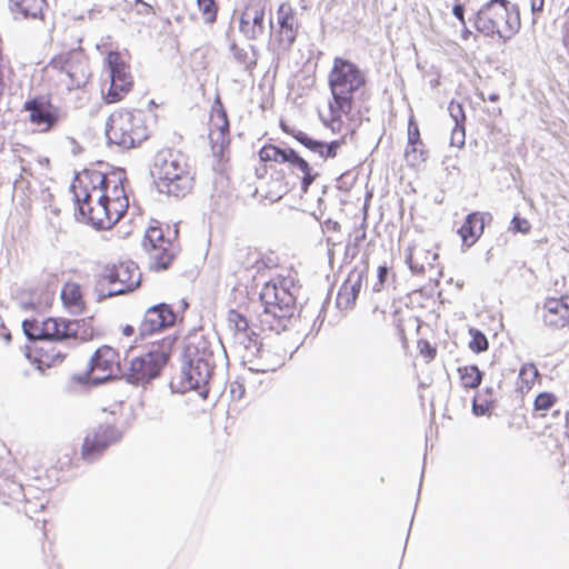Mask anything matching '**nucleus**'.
<instances>
[{"label": "nucleus", "mask_w": 569, "mask_h": 569, "mask_svg": "<svg viewBox=\"0 0 569 569\" xmlns=\"http://www.w3.org/2000/svg\"><path fill=\"white\" fill-rule=\"evenodd\" d=\"M368 267L358 268L355 267L348 274L347 279L345 280V284L348 286V290H350L351 293H355V298L357 299L361 287L362 281L367 274Z\"/></svg>", "instance_id": "obj_29"}, {"label": "nucleus", "mask_w": 569, "mask_h": 569, "mask_svg": "<svg viewBox=\"0 0 569 569\" xmlns=\"http://www.w3.org/2000/svg\"><path fill=\"white\" fill-rule=\"evenodd\" d=\"M81 323H84V320L48 318L42 321L43 340L62 341L68 338L77 339Z\"/></svg>", "instance_id": "obj_22"}, {"label": "nucleus", "mask_w": 569, "mask_h": 569, "mask_svg": "<svg viewBox=\"0 0 569 569\" xmlns=\"http://www.w3.org/2000/svg\"><path fill=\"white\" fill-rule=\"evenodd\" d=\"M466 140L465 124H455L451 131L450 144L462 148Z\"/></svg>", "instance_id": "obj_46"}, {"label": "nucleus", "mask_w": 569, "mask_h": 569, "mask_svg": "<svg viewBox=\"0 0 569 569\" xmlns=\"http://www.w3.org/2000/svg\"><path fill=\"white\" fill-rule=\"evenodd\" d=\"M530 229L531 224L526 218H522L519 214L513 216L511 220V230L513 232L528 233Z\"/></svg>", "instance_id": "obj_48"}, {"label": "nucleus", "mask_w": 569, "mask_h": 569, "mask_svg": "<svg viewBox=\"0 0 569 569\" xmlns=\"http://www.w3.org/2000/svg\"><path fill=\"white\" fill-rule=\"evenodd\" d=\"M23 110L29 112L32 124L40 127L42 132L56 128L63 114L61 109L52 104L47 96H36L23 103Z\"/></svg>", "instance_id": "obj_12"}, {"label": "nucleus", "mask_w": 569, "mask_h": 569, "mask_svg": "<svg viewBox=\"0 0 569 569\" xmlns=\"http://www.w3.org/2000/svg\"><path fill=\"white\" fill-rule=\"evenodd\" d=\"M448 111L455 124H465L466 114L463 107L460 102L451 100L448 106Z\"/></svg>", "instance_id": "obj_43"}, {"label": "nucleus", "mask_w": 569, "mask_h": 569, "mask_svg": "<svg viewBox=\"0 0 569 569\" xmlns=\"http://www.w3.org/2000/svg\"><path fill=\"white\" fill-rule=\"evenodd\" d=\"M382 287H383V284H379V280H378V281L373 284L372 290H373L375 292H379V291H381Z\"/></svg>", "instance_id": "obj_63"}, {"label": "nucleus", "mask_w": 569, "mask_h": 569, "mask_svg": "<svg viewBox=\"0 0 569 569\" xmlns=\"http://www.w3.org/2000/svg\"><path fill=\"white\" fill-rule=\"evenodd\" d=\"M469 333L471 336V340L469 341V348L475 353L483 352L489 348L488 339L482 331L476 328H470Z\"/></svg>", "instance_id": "obj_34"}, {"label": "nucleus", "mask_w": 569, "mask_h": 569, "mask_svg": "<svg viewBox=\"0 0 569 569\" xmlns=\"http://www.w3.org/2000/svg\"><path fill=\"white\" fill-rule=\"evenodd\" d=\"M233 338L237 343L243 346L246 349V355L254 353L256 347L261 343L258 341V335L251 328L233 335Z\"/></svg>", "instance_id": "obj_30"}, {"label": "nucleus", "mask_w": 569, "mask_h": 569, "mask_svg": "<svg viewBox=\"0 0 569 569\" xmlns=\"http://www.w3.org/2000/svg\"><path fill=\"white\" fill-rule=\"evenodd\" d=\"M341 117L342 116H339L338 118H333V114L330 112V122L323 121V123L326 127L330 128L332 132H336L340 128Z\"/></svg>", "instance_id": "obj_51"}, {"label": "nucleus", "mask_w": 569, "mask_h": 569, "mask_svg": "<svg viewBox=\"0 0 569 569\" xmlns=\"http://www.w3.org/2000/svg\"><path fill=\"white\" fill-rule=\"evenodd\" d=\"M150 173L159 192L182 198L192 189L193 178L190 174L183 154L171 150L158 151L153 159Z\"/></svg>", "instance_id": "obj_4"}, {"label": "nucleus", "mask_w": 569, "mask_h": 569, "mask_svg": "<svg viewBox=\"0 0 569 569\" xmlns=\"http://www.w3.org/2000/svg\"><path fill=\"white\" fill-rule=\"evenodd\" d=\"M302 166H297L296 168L303 173L301 179V190L306 193L319 174L312 172V168L306 159L302 160Z\"/></svg>", "instance_id": "obj_41"}, {"label": "nucleus", "mask_w": 569, "mask_h": 569, "mask_svg": "<svg viewBox=\"0 0 569 569\" xmlns=\"http://www.w3.org/2000/svg\"><path fill=\"white\" fill-rule=\"evenodd\" d=\"M529 4L532 14V23H536L543 11L545 0H529Z\"/></svg>", "instance_id": "obj_49"}, {"label": "nucleus", "mask_w": 569, "mask_h": 569, "mask_svg": "<svg viewBox=\"0 0 569 569\" xmlns=\"http://www.w3.org/2000/svg\"><path fill=\"white\" fill-rule=\"evenodd\" d=\"M458 373L461 385L466 389L478 388L483 379V372L476 365L459 367Z\"/></svg>", "instance_id": "obj_26"}, {"label": "nucleus", "mask_w": 569, "mask_h": 569, "mask_svg": "<svg viewBox=\"0 0 569 569\" xmlns=\"http://www.w3.org/2000/svg\"><path fill=\"white\" fill-rule=\"evenodd\" d=\"M199 10L204 17L206 23H213L217 20L218 6L216 0H197Z\"/></svg>", "instance_id": "obj_36"}, {"label": "nucleus", "mask_w": 569, "mask_h": 569, "mask_svg": "<svg viewBox=\"0 0 569 569\" xmlns=\"http://www.w3.org/2000/svg\"><path fill=\"white\" fill-rule=\"evenodd\" d=\"M556 396L551 392H540L533 402L535 410L546 411L549 410L556 402Z\"/></svg>", "instance_id": "obj_42"}, {"label": "nucleus", "mask_w": 569, "mask_h": 569, "mask_svg": "<svg viewBox=\"0 0 569 569\" xmlns=\"http://www.w3.org/2000/svg\"><path fill=\"white\" fill-rule=\"evenodd\" d=\"M136 3H140L142 7H146L148 11H152V7L142 0H134Z\"/></svg>", "instance_id": "obj_62"}, {"label": "nucleus", "mask_w": 569, "mask_h": 569, "mask_svg": "<svg viewBox=\"0 0 569 569\" xmlns=\"http://www.w3.org/2000/svg\"><path fill=\"white\" fill-rule=\"evenodd\" d=\"M420 351L428 359H433L437 353L436 348L430 346L428 342H425V346H423V348H421Z\"/></svg>", "instance_id": "obj_52"}, {"label": "nucleus", "mask_w": 569, "mask_h": 569, "mask_svg": "<svg viewBox=\"0 0 569 569\" xmlns=\"http://www.w3.org/2000/svg\"><path fill=\"white\" fill-rule=\"evenodd\" d=\"M227 321L233 335L250 329L248 319L237 310H229Z\"/></svg>", "instance_id": "obj_32"}, {"label": "nucleus", "mask_w": 569, "mask_h": 569, "mask_svg": "<svg viewBox=\"0 0 569 569\" xmlns=\"http://www.w3.org/2000/svg\"><path fill=\"white\" fill-rule=\"evenodd\" d=\"M325 226L328 230L331 231H339L340 230V223L338 221L327 219L325 222Z\"/></svg>", "instance_id": "obj_55"}, {"label": "nucleus", "mask_w": 569, "mask_h": 569, "mask_svg": "<svg viewBox=\"0 0 569 569\" xmlns=\"http://www.w3.org/2000/svg\"><path fill=\"white\" fill-rule=\"evenodd\" d=\"M143 248L149 254V264L152 270H166L171 264L174 252L172 244L166 240L159 227H150L144 234Z\"/></svg>", "instance_id": "obj_13"}, {"label": "nucleus", "mask_w": 569, "mask_h": 569, "mask_svg": "<svg viewBox=\"0 0 569 569\" xmlns=\"http://www.w3.org/2000/svg\"><path fill=\"white\" fill-rule=\"evenodd\" d=\"M61 299L72 315H81L84 310L81 288L78 283H66L61 290Z\"/></svg>", "instance_id": "obj_24"}, {"label": "nucleus", "mask_w": 569, "mask_h": 569, "mask_svg": "<svg viewBox=\"0 0 569 569\" xmlns=\"http://www.w3.org/2000/svg\"><path fill=\"white\" fill-rule=\"evenodd\" d=\"M42 322L36 319H24L22 321V329L28 340H43Z\"/></svg>", "instance_id": "obj_33"}, {"label": "nucleus", "mask_w": 569, "mask_h": 569, "mask_svg": "<svg viewBox=\"0 0 569 569\" xmlns=\"http://www.w3.org/2000/svg\"><path fill=\"white\" fill-rule=\"evenodd\" d=\"M111 179L103 172L96 169H86L82 177L76 179L70 187L74 201H87L88 199L101 200L109 194Z\"/></svg>", "instance_id": "obj_11"}, {"label": "nucleus", "mask_w": 569, "mask_h": 569, "mask_svg": "<svg viewBox=\"0 0 569 569\" xmlns=\"http://www.w3.org/2000/svg\"><path fill=\"white\" fill-rule=\"evenodd\" d=\"M281 130L295 138L301 146H303L312 156L318 157L321 161L335 159L338 154V150L345 144V137L325 142L309 136L302 130L291 128L283 121L280 122Z\"/></svg>", "instance_id": "obj_14"}, {"label": "nucleus", "mask_w": 569, "mask_h": 569, "mask_svg": "<svg viewBox=\"0 0 569 569\" xmlns=\"http://www.w3.org/2000/svg\"><path fill=\"white\" fill-rule=\"evenodd\" d=\"M223 350L222 345L216 340H209L202 335H193L188 338L181 353V369L178 386L171 381V388L178 392L198 390L203 398L208 393V383L216 366V356Z\"/></svg>", "instance_id": "obj_1"}, {"label": "nucleus", "mask_w": 569, "mask_h": 569, "mask_svg": "<svg viewBox=\"0 0 569 569\" xmlns=\"http://www.w3.org/2000/svg\"><path fill=\"white\" fill-rule=\"evenodd\" d=\"M539 372L533 363H525L519 371V377L527 383H533L538 378Z\"/></svg>", "instance_id": "obj_45"}, {"label": "nucleus", "mask_w": 569, "mask_h": 569, "mask_svg": "<svg viewBox=\"0 0 569 569\" xmlns=\"http://www.w3.org/2000/svg\"><path fill=\"white\" fill-rule=\"evenodd\" d=\"M64 357L66 355L61 350L54 351V349H52V355L48 356L52 365L62 362Z\"/></svg>", "instance_id": "obj_54"}, {"label": "nucleus", "mask_w": 569, "mask_h": 569, "mask_svg": "<svg viewBox=\"0 0 569 569\" xmlns=\"http://www.w3.org/2000/svg\"><path fill=\"white\" fill-rule=\"evenodd\" d=\"M122 333H123L124 336H127V337L132 336V335L134 333V328H133V326H130V325L124 326V327H123V329H122Z\"/></svg>", "instance_id": "obj_58"}, {"label": "nucleus", "mask_w": 569, "mask_h": 569, "mask_svg": "<svg viewBox=\"0 0 569 569\" xmlns=\"http://www.w3.org/2000/svg\"><path fill=\"white\" fill-rule=\"evenodd\" d=\"M9 2L13 13L33 19L41 14L44 4V0H9Z\"/></svg>", "instance_id": "obj_25"}, {"label": "nucleus", "mask_w": 569, "mask_h": 569, "mask_svg": "<svg viewBox=\"0 0 569 569\" xmlns=\"http://www.w3.org/2000/svg\"><path fill=\"white\" fill-rule=\"evenodd\" d=\"M122 431L113 425H99L90 430L83 439L81 457L88 462L97 461L104 451L122 439Z\"/></svg>", "instance_id": "obj_10"}, {"label": "nucleus", "mask_w": 569, "mask_h": 569, "mask_svg": "<svg viewBox=\"0 0 569 569\" xmlns=\"http://www.w3.org/2000/svg\"><path fill=\"white\" fill-rule=\"evenodd\" d=\"M520 12L509 0H489L476 13L475 27L487 37L498 36L507 41L520 29Z\"/></svg>", "instance_id": "obj_5"}, {"label": "nucleus", "mask_w": 569, "mask_h": 569, "mask_svg": "<svg viewBox=\"0 0 569 569\" xmlns=\"http://www.w3.org/2000/svg\"><path fill=\"white\" fill-rule=\"evenodd\" d=\"M219 104V109L217 110L216 120H213L210 132H221L227 136L229 134V121L227 117V112L223 109L219 99L217 100Z\"/></svg>", "instance_id": "obj_35"}, {"label": "nucleus", "mask_w": 569, "mask_h": 569, "mask_svg": "<svg viewBox=\"0 0 569 569\" xmlns=\"http://www.w3.org/2000/svg\"><path fill=\"white\" fill-rule=\"evenodd\" d=\"M252 51V57H249V53L243 48H239L236 42L230 44V51L232 52L233 59L242 66L246 71H251L257 66V48L254 46H250Z\"/></svg>", "instance_id": "obj_27"}, {"label": "nucleus", "mask_w": 569, "mask_h": 569, "mask_svg": "<svg viewBox=\"0 0 569 569\" xmlns=\"http://www.w3.org/2000/svg\"><path fill=\"white\" fill-rule=\"evenodd\" d=\"M66 68H67V73H68V76H69L72 80L77 81V86H80V83H81V82H84V79H86V73H84V72H82V77H81L82 79L80 80V79H78V78H77L76 73H74V72H72V71H71V69H69V68H68V66H67Z\"/></svg>", "instance_id": "obj_56"}, {"label": "nucleus", "mask_w": 569, "mask_h": 569, "mask_svg": "<svg viewBox=\"0 0 569 569\" xmlns=\"http://www.w3.org/2000/svg\"><path fill=\"white\" fill-rule=\"evenodd\" d=\"M269 28H270V34H272V31L274 29V24H273V18H272L271 13H270V17H269Z\"/></svg>", "instance_id": "obj_64"}, {"label": "nucleus", "mask_w": 569, "mask_h": 569, "mask_svg": "<svg viewBox=\"0 0 569 569\" xmlns=\"http://www.w3.org/2000/svg\"><path fill=\"white\" fill-rule=\"evenodd\" d=\"M178 315L168 303L161 302L148 308L139 325L140 338L152 336L176 325Z\"/></svg>", "instance_id": "obj_16"}, {"label": "nucleus", "mask_w": 569, "mask_h": 569, "mask_svg": "<svg viewBox=\"0 0 569 569\" xmlns=\"http://www.w3.org/2000/svg\"><path fill=\"white\" fill-rule=\"evenodd\" d=\"M108 64L111 83L107 93V102H117L123 93L130 90L132 81L127 71V66L121 61L118 53L108 56Z\"/></svg>", "instance_id": "obj_19"}, {"label": "nucleus", "mask_w": 569, "mask_h": 569, "mask_svg": "<svg viewBox=\"0 0 569 569\" xmlns=\"http://www.w3.org/2000/svg\"><path fill=\"white\" fill-rule=\"evenodd\" d=\"M11 495L14 499H18L19 497H22L24 500H26V507H24V512L26 515H28L29 517L31 512H38V511H41L44 509V503L43 502H39V503H34L32 505L28 499H27V495L24 492V488L21 486V485H17L14 483V489L11 491Z\"/></svg>", "instance_id": "obj_39"}, {"label": "nucleus", "mask_w": 569, "mask_h": 569, "mask_svg": "<svg viewBox=\"0 0 569 569\" xmlns=\"http://www.w3.org/2000/svg\"><path fill=\"white\" fill-rule=\"evenodd\" d=\"M542 321L551 329H561L569 325V296L548 298L543 303Z\"/></svg>", "instance_id": "obj_21"}, {"label": "nucleus", "mask_w": 569, "mask_h": 569, "mask_svg": "<svg viewBox=\"0 0 569 569\" xmlns=\"http://www.w3.org/2000/svg\"><path fill=\"white\" fill-rule=\"evenodd\" d=\"M486 219H491L490 213L476 211L466 217L465 222L458 229V233L461 237L463 246L470 248L476 243L479 237L483 233Z\"/></svg>", "instance_id": "obj_23"}, {"label": "nucleus", "mask_w": 569, "mask_h": 569, "mask_svg": "<svg viewBox=\"0 0 569 569\" xmlns=\"http://www.w3.org/2000/svg\"><path fill=\"white\" fill-rule=\"evenodd\" d=\"M264 0H252L239 17V32L250 41L260 39L266 33Z\"/></svg>", "instance_id": "obj_15"}, {"label": "nucleus", "mask_w": 569, "mask_h": 569, "mask_svg": "<svg viewBox=\"0 0 569 569\" xmlns=\"http://www.w3.org/2000/svg\"><path fill=\"white\" fill-rule=\"evenodd\" d=\"M297 291L290 277L278 276L264 282L259 292L262 311L258 316L262 330L280 333L289 327L297 309Z\"/></svg>", "instance_id": "obj_2"}, {"label": "nucleus", "mask_w": 569, "mask_h": 569, "mask_svg": "<svg viewBox=\"0 0 569 569\" xmlns=\"http://www.w3.org/2000/svg\"><path fill=\"white\" fill-rule=\"evenodd\" d=\"M366 238V230H362L360 234L355 238V246H358L360 241Z\"/></svg>", "instance_id": "obj_59"}, {"label": "nucleus", "mask_w": 569, "mask_h": 569, "mask_svg": "<svg viewBox=\"0 0 569 569\" xmlns=\"http://www.w3.org/2000/svg\"><path fill=\"white\" fill-rule=\"evenodd\" d=\"M418 146H423L421 138H420V131L417 122L415 121L413 117H410L408 121V147L406 149V156L409 158L411 154L420 152V156H423V151L418 149ZM421 160H425L423 157H421Z\"/></svg>", "instance_id": "obj_28"}, {"label": "nucleus", "mask_w": 569, "mask_h": 569, "mask_svg": "<svg viewBox=\"0 0 569 569\" xmlns=\"http://www.w3.org/2000/svg\"><path fill=\"white\" fill-rule=\"evenodd\" d=\"M109 143L131 149L149 137V129L141 110H119L110 114L106 124Z\"/></svg>", "instance_id": "obj_8"}, {"label": "nucleus", "mask_w": 569, "mask_h": 569, "mask_svg": "<svg viewBox=\"0 0 569 569\" xmlns=\"http://www.w3.org/2000/svg\"><path fill=\"white\" fill-rule=\"evenodd\" d=\"M141 272L133 261L107 264L98 274L96 283L97 300L126 295L140 286Z\"/></svg>", "instance_id": "obj_9"}, {"label": "nucleus", "mask_w": 569, "mask_h": 569, "mask_svg": "<svg viewBox=\"0 0 569 569\" xmlns=\"http://www.w3.org/2000/svg\"><path fill=\"white\" fill-rule=\"evenodd\" d=\"M482 393L486 395L485 398H492V395H493V388L492 387H487L482 390Z\"/></svg>", "instance_id": "obj_60"}, {"label": "nucleus", "mask_w": 569, "mask_h": 569, "mask_svg": "<svg viewBox=\"0 0 569 569\" xmlns=\"http://www.w3.org/2000/svg\"><path fill=\"white\" fill-rule=\"evenodd\" d=\"M176 341L177 337L169 335L153 342L146 353L132 358L126 373L127 382L144 386L158 378L170 358Z\"/></svg>", "instance_id": "obj_7"}, {"label": "nucleus", "mask_w": 569, "mask_h": 569, "mask_svg": "<svg viewBox=\"0 0 569 569\" xmlns=\"http://www.w3.org/2000/svg\"><path fill=\"white\" fill-rule=\"evenodd\" d=\"M328 84L331 92L329 111L333 118L347 116L353 109L356 97L367 84V74L355 62L336 57L328 74Z\"/></svg>", "instance_id": "obj_3"}, {"label": "nucleus", "mask_w": 569, "mask_h": 569, "mask_svg": "<svg viewBox=\"0 0 569 569\" xmlns=\"http://www.w3.org/2000/svg\"><path fill=\"white\" fill-rule=\"evenodd\" d=\"M114 368H119L117 351L110 346L98 348L89 361L92 383L98 386L107 381L112 376Z\"/></svg>", "instance_id": "obj_18"}, {"label": "nucleus", "mask_w": 569, "mask_h": 569, "mask_svg": "<svg viewBox=\"0 0 569 569\" xmlns=\"http://www.w3.org/2000/svg\"><path fill=\"white\" fill-rule=\"evenodd\" d=\"M278 161L281 163H289L292 167L302 166V158L295 149L292 148H280L279 147V153H277Z\"/></svg>", "instance_id": "obj_37"}, {"label": "nucleus", "mask_w": 569, "mask_h": 569, "mask_svg": "<svg viewBox=\"0 0 569 569\" xmlns=\"http://www.w3.org/2000/svg\"><path fill=\"white\" fill-rule=\"evenodd\" d=\"M101 200L76 201L78 214L96 229H109L127 212L129 201L119 176L111 191Z\"/></svg>", "instance_id": "obj_6"}, {"label": "nucleus", "mask_w": 569, "mask_h": 569, "mask_svg": "<svg viewBox=\"0 0 569 569\" xmlns=\"http://www.w3.org/2000/svg\"><path fill=\"white\" fill-rule=\"evenodd\" d=\"M493 403V398H483L482 393H478L472 399V413L477 417L485 416Z\"/></svg>", "instance_id": "obj_38"}, {"label": "nucleus", "mask_w": 569, "mask_h": 569, "mask_svg": "<svg viewBox=\"0 0 569 569\" xmlns=\"http://www.w3.org/2000/svg\"><path fill=\"white\" fill-rule=\"evenodd\" d=\"M243 358L246 359V363L249 365L248 368L250 371L266 373L274 371L284 363L286 351L272 352L271 350L266 349L261 342L256 347L254 353L244 355Z\"/></svg>", "instance_id": "obj_20"}, {"label": "nucleus", "mask_w": 569, "mask_h": 569, "mask_svg": "<svg viewBox=\"0 0 569 569\" xmlns=\"http://www.w3.org/2000/svg\"><path fill=\"white\" fill-rule=\"evenodd\" d=\"M277 153H279V147L274 144H266L259 150V158L262 162L278 161Z\"/></svg>", "instance_id": "obj_47"}, {"label": "nucleus", "mask_w": 569, "mask_h": 569, "mask_svg": "<svg viewBox=\"0 0 569 569\" xmlns=\"http://www.w3.org/2000/svg\"><path fill=\"white\" fill-rule=\"evenodd\" d=\"M388 273H389V269L386 264H382V266H379L378 267V280H379V284H383L387 280V277H388Z\"/></svg>", "instance_id": "obj_53"}, {"label": "nucleus", "mask_w": 569, "mask_h": 569, "mask_svg": "<svg viewBox=\"0 0 569 569\" xmlns=\"http://www.w3.org/2000/svg\"><path fill=\"white\" fill-rule=\"evenodd\" d=\"M277 21L278 29L273 32L277 49L281 53H288L296 42L298 34L295 12L289 3L283 2L279 6L277 10Z\"/></svg>", "instance_id": "obj_17"}, {"label": "nucleus", "mask_w": 569, "mask_h": 569, "mask_svg": "<svg viewBox=\"0 0 569 569\" xmlns=\"http://www.w3.org/2000/svg\"><path fill=\"white\" fill-rule=\"evenodd\" d=\"M488 100L491 101V102H497L499 100V94L498 93H490L488 96Z\"/></svg>", "instance_id": "obj_61"}, {"label": "nucleus", "mask_w": 569, "mask_h": 569, "mask_svg": "<svg viewBox=\"0 0 569 569\" xmlns=\"http://www.w3.org/2000/svg\"><path fill=\"white\" fill-rule=\"evenodd\" d=\"M236 392H238L237 397L240 399L243 396V392H244L243 387L241 385H238L237 388H234L232 386L231 387V393H232L233 397L236 396Z\"/></svg>", "instance_id": "obj_57"}, {"label": "nucleus", "mask_w": 569, "mask_h": 569, "mask_svg": "<svg viewBox=\"0 0 569 569\" xmlns=\"http://www.w3.org/2000/svg\"><path fill=\"white\" fill-rule=\"evenodd\" d=\"M356 302L355 293H351L350 290H348V286L345 283L341 284L338 295L336 305L340 310H347L352 308V306Z\"/></svg>", "instance_id": "obj_40"}, {"label": "nucleus", "mask_w": 569, "mask_h": 569, "mask_svg": "<svg viewBox=\"0 0 569 569\" xmlns=\"http://www.w3.org/2000/svg\"><path fill=\"white\" fill-rule=\"evenodd\" d=\"M452 14L460 21L463 27H466L465 6L460 1H456L453 4Z\"/></svg>", "instance_id": "obj_50"}, {"label": "nucleus", "mask_w": 569, "mask_h": 569, "mask_svg": "<svg viewBox=\"0 0 569 569\" xmlns=\"http://www.w3.org/2000/svg\"><path fill=\"white\" fill-rule=\"evenodd\" d=\"M425 256L426 259L429 258V256H431V259L432 260H436L437 259V254L436 253H430V252H425L423 250H419L417 252H409L407 256H406V263L408 264L410 271L413 273V274H423L425 271H426V266L423 262H420L419 261V257L418 256Z\"/></svg>", "instance_id": "obj_31"}, {"label": "nucleus", "mask_w": 569, "mask_h": 569, "mask_svg": "<svg viewBox=\"0 0 569 569\" xmlns=\"http://www.w3.org/2000/svg\"><path fill=\"white\" fill-rule=\"evenodd\" d=\"M210 141L212 144V150L216 153L217 151L222 152L223 149L229 144L230 142V136H227L221 132H210L209 134Z\"/></svg>", "instance_id": "obj_44"}]
</instances>
